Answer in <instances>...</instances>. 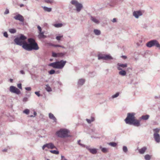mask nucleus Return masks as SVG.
I'll use <instances>...</instances> for the list:
<instances>
[{
    "mask_svg": "<svg viewBox=\"0 0 160 160\" xmlns=\"http://www.w3.org/2000/svg\"><path fill=\"white\" fill-rule=\"evenodd\" d=\"M135 114L134 112L128 113L125 121L127 124H132L135 126L139 127L140 126V120L135 119Z\"/></svg>",
    "mask_w": 160,
    "mask_h": 160,
    "instance_id": "1",
    "label": "nucleus"
},
{
    "mask_svg": "<svg viewBox=\"0 0 160 160\" xmlns=\"http://www.w3.org/2000/svg\"><path fill=\"white\" fill-rule=\"evenodd\" d=\"M28 41V43L27 42L25 43V44L23 46V48L28 51L33 50H38L39 49L38 44L34 39L32 38H29Z\"/></svg>",
    "mask_w": 160,
    "mask_h": 160,
    "instance_id": "2",
    "label": "nucleus"
},
{
    "mask_svg": "<svg viewBox=\"0 0 160 160\" xmlns=\"http://www.w3.org/2000/svg\"><path fill=\"white\" fill-rule=\"evenodd\" d=\"M70 131L66 128H61L56 132V134L58 137L63 138L70 137L71 136L68 134Z\"/></svg>",
    "mask_w": 160,
    "mask_h": 160,
    "instance_id": "3",
    "label": "nucleus"
},
{
    "mask_svg": "<svg viewBox=\"0 0 160 160\" xmlns=\"http://www.w3.org/2000/svg\"><path fill=\"white\" fill-rule=\"evenodd\" d=\"M66 62V61L61 60L60 61H56L50 63L49 64V66L55 68L62 69L64 67Z\"/></svg>",
    "mask_w": 160,
    "mask_h": 160,
    "instance_id": "4",
    "label": "nucleus"
},
{
    "mask_svg": "<svg viewBox=\"0 0 160 160\" xmlns=\"http://www.w3.org/2000/svg\"><path fill=\"white\" fill-rule=\"evenodd\" d=\"M27 38L23 34H21L19 37L16 38L14 39V41L17 45L20 46H22L23 48L24 45L25 44V43H27L25 41Z\"/></svg>",
    "mask_w": 160,
    "mask_h": 160,
    "instance_id": "5",
    "label": "nucleus"
},
{
    "mask_svg": "<svg viewBox=\"0 0 160 160\" xmlns=\"http://www.w3.org/2000/svg\"><path fill=\"white\" fill-rule=\"evenodd\" d=\"M70 3L75 6L76 8L75 9L78 12H79L83 8L82 5L79 3L76 0H72L70 2Z\"/></svg>",
    "mask_w": 160,
    "mask_h": 160,
    "instance_id": "6",
    "label": "nucleus"
},
{
    "mask_svg": "<svg viewBox=\"0 0 160 160\" xmlns=\"http://www.w3.org/2000/svg\"><path fill=\"white\" fill-rule=\"evenodd\" d=\"M146 46L148 48L156 46L160 49V44L157 40L155 39L151 40L146 43Z\"/></svg>",
    "mask_w": 160,
    "mask_h": 160,
    "instance_id": "7",
    "label": "nucleus"
},
{
    "mask_svg": "<svg viewBox=\"0 0 160 160\" xmlns=\"http://www.w3.org/2000/svg\"><path fill=\"white\" fill-rule=\"evenodd\" d=\"M98 59L108 60L113 59V58L109 55L99 54L98 55Z\"/></svg>",
    "mask_w": 160,
    "mask_h": 160,
    "instance_id": "8",
    "label": "nucleus"
},
{
    "mask_svg": "<svg viewBox=\"0 0 160 160\" xmlns=\"http://www.w3.org/2000/svg\"><path fill=\"white\" fill-rule=\"evenodd\" d=\"M45 148H47L48 149H52L53 148H56L57 149L56 147H55L54 144L52 142L46 143L42 147V149L44 150Z\"/></svg>",
    "mask_w": 160,
    "mask_h": 160,
    "instance_id": "9",
    "label": "nucleus"
},
{
    "mask_svg": "<svg viewBox=\"0 0 160 160\" xmlns=\"http://www.w3.org/2000/svg\"><path fill=\"white\" fill-rule=\"evenodd\" d=\"M10 91L12 92L19 94L20 92V91L17 88L13 86H11L10 87Z\"/></svg>",
    "mask_w": 160,
    "mask_h": 160,
    "instance_id": "10",
    "label": "nucleus"
},
{
    "mask_svg": "<svg viewBox=\"0 0 160 160\" xmlns=\"http://www.w3.org/2000/svg\"><path fill=\"white\" fill-rule=\"evenodd\" d=\"M13 18L16 20H18L21 22H23L24 18L20 14H18L13 17Z\"/></svg>",
    "mask_w": 160,
    "mask_h": 160,
    "instance_id": "11",
    "label": "nucleus"
},
{
    "mask_svg": "<svg viewBox=\"0 0 160 160\" xmlns=\"http://www.w3.org/2000/svg\"><path fill=\"white\" fill-rule=\"evenodd\" d=\"M86 148L89 152L93 154H96L97 152V149L96 148H91L89 146H87Z\"/></svg>",
    "mask_w": 160,
    "mask_h": 160,
    "instance_id": "12",
    "label": "nucleus"
},
{
    "mask_svg": "<svg viewBox=\"0 0 160 160\" xmlns=\"http://www.w3.org/2000/svg\"><path fill=\"white\" fill-rule=\"evenodd\" d=\"M117 68L118 70H122V68H125L127 67V63L121 64L120 63H118L117 64Z\"/></svg>",
    "mask_w": 160,
    "mask_h": 160,
    "instance_id": "13",
    "label": "nucleus"
},
{
    "mask_svg": "<svg viewBox=\"0 0 160 160\" xmlns=\"http://www.w3.org/2000/svg\"><path fill=\"white\" fill-rule=\"evenodd\" d=\"M154 138L155 141L157 143L160 142V136L159 134L156 133H154L153 134Z\"/></svg>",
    "mask_w": 160,
    "mask_h": 160,
    "instance_id": "14",
    "label": "nucleus"
},
{
    "mask_svg": "<svg viewBox=\"0 0 160 160\" xmlns=\"http://www.w3.org/2000/svg\"><path fill=\"white\" fill-rule=\"evenodd\" d=\"M133 16L136 18H138L139 16L142 15V13L140 11H134L133 13Z\"/></svg>",
    "mask_w": 160,
    "mask_h": 160,
    "instance_id": "15",
    "label": "nucleus"
},
{
    "mask_svg": "<svg viewBox=\"0 0 160 160\" xmlns=\"http://www.w3.org/2000/svg\"><path fill=\"white\" fill-rule=\"evenodd\" d=\"M90 19L93 22H94L96 24H98L100 23L99 20L98 19H97L95 17L91 16Z\"/></svg>",
    "mask_w": 160,
    "mask_h": 160,
    "instance_id": "16",
    "label": "nucleus"
},
{
    "mask_svg": "<svg viewBox=\"0 0 160 160\" xmlns=\"http://www.w3.org/2000/svg\"><path fill=\"white\" fill-rule=\"evenodd\" d=\"M49 117L54 122H57V119L54 116L53 114L51 113H49Z\"/></svg>",
    "mask_w": 160,
    "mask_h": 160,
    "instance_id": "17",
    "label": "nucleus"
},
{
    "mask_svg": "<svg viewBox=\"0 0 160 160\" xmlns=\"http://www.w3.org/2000/svg\"><path fill=\"white\" fill-rule=\"evenodd\" d=\"M44 32H39V34L38 35V37L39 38H46V36L44 34Z\"/></svg>",
    "mask_w": 160,
    "mask_h": 160,
    "instance_id": "18",
    "label": "nucleus"
},
{
    "mask_svg": "<svg viewBox=\"0 0 160 160\" xmlns=\"http://www.w3.org/2000/svg\"><path fill=\"white\" fill-rule=\"evenodd\" d=\"M85 80L83 79H79L78 82V85L82 86L84 83Z\"/></svg>",
    "mask_w": 160,
    "mask_h": 160,
    "instance_id": "19",
    "label": "nucleus"
},
{
    "mask_svg": "<svg viewBox=\"0 0 160 160\" xmlns=\"http://www.w3.org/2000/svg\"><path fill=\"white\" fill-rule=\"evenodd\" d=\"M150 116L148 115H142L140 118V119H142L144 120H147L148 119Z\"/></svg>",
    "mask_w": 160,
    "mask_h": 160,
    "instance_id": "20",
    "label": "nucleus"
},
{
    "mask_svg": "<svg viewBox=\"0 0 160 160\" xmlns=\"http://www.w3.org/2000/svg\"><path fill=\"white\" fill-rule=\"evenodd\" d=\"M147 150V148L146 147H144L141 149H139V152L141 154H143Z\"/></svg>",
    "mask_w": 160,
    "mask_h": 160,
    "instance_id": "21",
    "label": "nucleus"
},
{
    "mask_svg": "<svg viewBox=\"0 0 160 160\" xmlns=\"http://www.w3.org/2000/svg\"><path fill=\"white\" fill-rule=\"evenodd\" d=\"M93 32L96 35H99L101 34V31L98 29H95L93 30Z\"/></svg>",
    "mask_w": 160,
    "mask_h": 160,
    "instance_id": "22",
    "label": "nucleus"
},
{
    "mask_svg": "<svg viewBox=\"0 0 160 160\" xmlns=\"http://www.w3.org/2000/svg\"><path fill=\"white\" fill-rule=\"evenodd\" d=\"M42 8L45 11L49 12L52 11V8H48L46 6L42 7Z\"/></svg>",
    "mask_w": 160,
    "mask_h": 160,
    "instance_id": "23",
    "label": "nucleus"
},
{
    "mask_svg": "<svg viewBox=\"0 0 160 160\" xmlns=\"http://www.w3.org/2000/svg\"><path fill=\"white\" fill-rule=\"evenodd\" d=\"M121 71L119 72V75L122 76H124L126 75V72L124 70H121Z\"/></svg>",
    "mask_w": 160,
    "mask_h": 160,
    "instance_id": "24",
    "label": "nucleus"
},
{
    "mask_svg": "<svg viewBox=\"0 0 160 160\" xmlns=\"http://www.w3.org/2000/svg\"><path fill=\"white\" fill-rule=\"evenodd\" d=\"M100 148L101 149L102 151L104 153L107 152L108 150V149L105 148H102L101 146L100 147Z\"/></svg>",
    "mask_w": 160,
    "mask_h": 160,
    "instance_id": "25",
    "label": "nucleus"
},
{
    "mask_svg": "<svg viewBox=\"0 0 160 160\" xmlns=\"http://www.w3.org/2000/svg\"><path fill=\"white\" fill-rule=\"evenodd\" d=\"M63 26V24L62 23H56L53 24V26H54L56 28H60L62 27Z\"/></svg>",
    "mask_w": 160,
    "mask_h": 160,
    "instance_id": "26",
    "label": "nucleus"
},
{
    "mask_svg": "<svg viewBox=\"0 0 160 160\" xmlns=\"http://www.w3.org/2000/svg\"><path fill=\"white\" fill-rule=\"evenodd\" d=\"M46 87L45 88L46 90L48 92H51L52 91V88L49 86L48 84H47L46 85Z\"/></svg>",
    "mask_w": 160,
    "mask_h": 160,
    "instance_id": "27",
    "label": "nucleus"
},
{
    "mask_svg": "<svg viewBox=\"0 0 160 160\" xmlns=\"http://www.w3.org/2000/svg\"><path fill=\"white\" fill-rule=\"evenodd\" d=\"M65 52H60L58 53V57H63L65 55Z\"/></svg>",
    "mask_w": 160,
    "mask_h": 160,
    "instance_id": "28",
    "label": "nucleus"
},
{
    "mask_svg": "<svg viewBox=\"0 0 160 160\" xmlns=\"http://www.w3.org/2000/svg\"><path fill=\"white\" fill-rule=\"evenodd\" d=\"M50 152L51 153L54 154H58L59 153V152L58 151L56 150H50Z\"/></svg>",
    "mask_w": 160,
    "mask_h": 160,
    "instance_id": "29",
    "label": "nucleus"
},
{
    "mask_svg": "<svg viewBox=\"0 0 160 160\" xmlns=\"http://www.w3.org/2000/svg\"><path fill=\"white\" fill-rule=\"evenodd\" d=\"M9 31L11 33H14L16 32V30L14 28L10 29Z\"/></svg>",
    "mask_w": 160,
    "mask_h": 160,
    "instance_id": "30",
    "label": "nucleus"
},
{
    "mask_svg": "<svg viewBox=\"0 0 160 160\" xmlns=\"http://www.w3.org/2000/svg\"><path fill=\"white\" fill-rule=\"evenodd\" d=\"M151 156L148 154H147L144 156V158L146 160H150Z\"/></svg>",
    "mask_w": 160,
    "mask_h": 160,
    "instance_id": "31",
    "label": "nucleus"
},
{
    "mask_svg": "<svg viewBox=\"0 0 160 160\" xmlns=\"http://www.w3.org/2000/svg\"><path fill=\"white\" fill-rule=\"evenodd\" d=\"M109 145L112 146V147H115L117 146V144L115 142H111L109 143Z\"/></svg>",
    "mask_w": 160,
    "mask_h": 160,
    "instance_id": "32",
    "label": "nucleus"
},
{
    "mask_svg": "<svg viewBox=\"0 0 160 160\" xmlns=\"http://www.w3.org/2000/svg\"><path fill=\"white\" fill-rule=\"evenodd\" d=\"M119 92H117L115 94L113 95L112 96V98H117L119 95Z\"/></svg>",
    "mask_w": 160,
    "mask_h": 160,
    "instance_id": "33",
    "label": "nucleus"
},
{
    "mask_svg": "<svg viewBox=\"0 0 160 160\" xmlns=\"http://www.w3.org/2000/svg\"><path fill=\"white\" fill-rule=\"evenodd\" d=\"M123 151L125 152H127L128 151V148L127 147L123 146L122 148Z\"/></svg>",
    "mask_w": 160,
    "mask_h": 160,
    "instance_id": "34",
    "label": "nucleus"
},
{
    "mask_svg": "<svg viewBox=\"0 0 160 160\" xmlns=\"http://www.w3.org/2000/svg\"><path fill=\"white\" fill-rule=\"evenodd\" d=\"M29 110L28 109H26L23 111V112L28 115L29 114Z\"/></svg>",
    "mask_w": 160,
    "mask_h": 160,
    "instance_id": "35",
    "label": "nucleus"
},
{
    "mask_svg": "<svg viewBox=\"0 0 160 160\" xmlns=\"http://www.w3.org/2000/svg\"><path fill=\"white\" fill-rule=\"evenodd\" d=\"M55 72V71L53 69H52L49 71V73L50 74H53Z\"/></svg>",
    "mask_w": 160,
    "mask_h": 160,
    "instance_id": "36",
    "label": "nucleus"
},
{
    "mask_svg": "<svg viewBox=\"0 0 160 160\" xmlns=\"http://www.w3.org/2000/svg\"><path fill=\"white\" fill-rule=\"evenodd\" d=\"M58 53L53 52L52 53V56L54 57H58Z\"/></svg>",
    "mask_w": 160,
    "mask_h": 160,
    "instance_id": "37",
    "label": "nucleus"
},
{
    "mask_svg": "<svg viewBox=\"0 0 160 160\" xmlns=\"http://www.w3.org/2000/svg\"><path fill=\"white\" fill-rule=\"evenodd\" d=\"M50 45L55 47H61L60 45L54 44H51Z\"/></svg>",
    "mask_w": 160,
    "mask_h": 160,
    "instance_id": "38",
    "label": "nucleus"
},
{
    "mask_svg": "<svg viewBox=\"0 0 160 160\" xmlns=\"http://www.w3.org/2000/svg\"><path fill=\"white\" fill-rule=\"evenodd\" d=\"M46 2L47 3H52L53 2V0H45Z\"/></svg>",
    "mask_w": 160,
    "mask_h": 160,
    "instance_id": "39",
    "label": "nucleus"
},
{
    "mask_svg": "<svg viewBox=\"0 0 160 160\" xmlns=\"http://www.w3.org/2000/svg\"><path fill=\"white\" fill-rule=\"evenodd\" d=\"M40 91L35 92V93L38 97H40L41 96V95L39 93Z\"/></svg>",
    "mask_w": 160,
    "mask_h": 160,
    "instance_id": "40",
    "label": "nucleus"
},
{
    "mask_svg": "<svg viewBox=\"0 0 160 160\" xmlns=\"http://www.w3.org/2000/svg\"><path fill=\"white\" fill-rule=\"evenodd\" d=\"M62 37V36H57L56 37V39L58 40H60L61 39V38Z\"/></svg>",
    "mask_w": 160,
    "mask_h": 160,
    "instance_id": "41",
    "label": "nucleus"
},
{
    "mask_svg": "<svg viewBox=\"0 0 160 160\" xmlns=\"http://www.w3.org/2000/svg\"><path fill=\"white\" fill-rule=\"evenodd\" d=\"M160 129L158 128H156L154 129V131L155 132L154 133H157L159 131Z\"/></svg>",
    "mask_w": 160,
    "mask_h": 160,
    "instance_id": "42",
    "label": "nucleus"
},
{
    "mask_svg": "<svg viewBox=\"0 0 160 160\" xmlns=\"http://www.w3.org/2000/svg\"><path fill=\"white\" fill-rule=\"evenodd\" d=\"M9 13V11L8 9H6L5 11L4 12L5 14H7Z\"/></svg>",
    "mask_w": 160,
    "mask_h": 160,
    "instance_id": "43",
    "label": "nucleus"
},
{
    "mask_svg": "<svg viewBox=\"0 0 160 160\" xmlns=\"http://www.w3.org/2000/svg\"><path fill=\"white\" fill-rule=\"evenodd\" d=\"M3 35L6 38H8V35L7 32H4Z\"/></svg>",
    "mask_w": 160,
    "mask_h": 160,
    "instance_id": "44",
    "label": "nucleus"
},
{
    "mask_svg": "<svg viewBox=\"0 0 160 160\" xmlns=\"http://www.w3.org/2000/svg\"><path fill=\"white\" fill-rule=\"evenodd\" d=\"M18 87L20 89H22V84L21 83L18 84L17 85Z\"/></svg>",
    "mask_w": 160,
    "mask_h": 160,
    "instance_id": "45",
    "label": "nucleus"
},
{
    "mask_svg": "<svg viewBox=\"0 0 160 160\" xmlns=\"http://www.w3.org/2000/svg\"><path fill=\"white\" fill-rule=\"evenodd\" d=\"M38 28L39 30V32H42V28H41V27L39 26H38Z\"/></svg>",
    "mask_w": 160,
    "mask_h": 160,
    "instance_id": "46",
    "label": "nucleus"
},
{
    "mask_svg": "<svg viewBox=\"0 0 160 160\" xmlns=\"http://www.w3.org/2000/svg\"><path fill=\"white\" fill-rule=\"evenodd\" d=\"M28 98H27L25 97L23 99V101L24 102H26L28 101Z\"/></svg>",
    "mask_w": 160,
    "mask_h": 160,
    "instance_id": "47",
    "label": "nucleus"
},
{
    "mask_svg": "<svg viewBox=\"0 0 160 160\" xmlns=\"http://www.w3.org/2000/svg\"><path fill=\"white\" fill-rule=\"evenodd\" d=\"M25 89L27 91H30L31 90V88L30 87H29L25 88Z\"/></svg>",
    "mask_w": 160,
    "mask_h": 160,
    "instance_id": "48",
    "label": "nucleus"
},
{
    "mask_svg": "<svg viewBox=\"0 0 160 160\" xmlns=\"http://www.w3.org/2000/svg\"><path fill=\"white\" fill-rule=\"evenodd\" d=\"M86 120L88 123H90L92 122L91 120L88 119H86Z\"/></svg>",
    "mask_w": 160,
    "mask_h": 160,
    "instance_id": "49",
    "label": "nucleus"
},
{
    "mask_svg": "<svg viewBox=\"0 0 160 160\" xmlns=\"http://www.w3.org/2000/svg\"><path fill=\"white\" fill-rule=\"evenodd\" d=\"M61 160H67L63 156H61Z\"/></svg>",
    "mask_w": 160,
    "mask_h": 160,
    "instance_id": "50",
    "label": "nucleus"
},
{
    "mask_svg": "<svg viewBox=\"0 0 160 160\" xmlns=\"http://www.w3.org/2000/svg\"><path fill=\"white\" fill-rule=\"evenodd\" d=\"M20 73L21 74H25V72H24V71L22 70H21L20 71Z\"/></svg>",
    "mask_w": 160,
    "mask_h": 160,
    "instance_id": "51",
    "label": "nucleus"
},
{
    "mask_svg": "<svg viewBox=\"0 0 160 160\" xmlns=\"http://www.w3.org/2000/svg\"><path fill=\"white\" fill-rule=\"evenodd\" d=\"M112 21L113 22H117V20L116 18H114Z\"/></svg>",
    "mask_w": 160,
    "mask_h": 160,
    "instance_id": "52",
    "label": "nucleus"
},
{
    "mask_svg": "<svg viewBox=\"0 0 160 160\" xmlns=\"http://www.w3.org/2000/svg\"><path fill=\"white\" fill-rule=\"evenodd\" d=\"M90 120H91V121L92 122L94 121V118L93 117H91V119H90Z\"/></svg>",
    "mask_w": 160,
    "mask_h": 160,
    "instance_id": "53",
    "label": "nucleus"
},
{
    "mask_svg": "<svg viewBox=\"0 0 160 160\" xmlns=\"http://www.w3.org/2000/svg\"><path fill=\"white\" fill-rule=\"evenodd\" d=\"M34 117H35L37 115V113L35 111H34L33 112Z\"/></svg>",
    "mask_w": 160,
    "mask_h": 160,
    "instance_id": "54",
    "label": "nucleus"
},
{
    "mask_svg": "<svg viewBox=\"0 0 160 160\" xmlns=\"http://www.w3.org/2000/svg\"><path fill=\"white\" fill-rule=\"evenodd\" d=\"M80 140H78V144H79L80 145H81V146H82V144H81V143H80Z\"/></svg>",
    "mask_w": 160,
    "mask_h": 160,
    "instance_id": "55",
    "label": "nucleus"
},
{
    "mask_svg": "<svg viewBox=\"0 0 160 160\" xmlns=\"http://www.w3.org/2000/svg\"><path fill=\"white\" fill-rule=\"evenodd\" d=\"M19 6L21 8V7H23L24 6V5L23 4H20Z\"/></svg>",
    "mask_w": 160,
    "mask_h": 160,
    "instance_id": "56",
    "label": "nucleus"
},
{
    "mask_svg": "<svg viewBox=\"0 0 160 160\" xmlns=\"http://www.w3.org/2000/svg\"><path fill=\"white\" fill-rule=\"evenodd\" d=\"M122 57L124 59H125L127 58V57L125 56H122Z\"/></svg>",
    "mask_w": 160,
    "mask_h": 160,
    "instance_id": "57",
    "label": "nucleus"
},
{
    "mask_svg": "<svg viewBox=\"0 0 160 160\" xmlns=\"http://www.w3.org/2000/svg\"><path fill=\"white\" fill-rule=\"evenodd\" d=\"M9 81H10V82H12L13 81V79H12L11 78L9 79Z\"/></svg>",
    "mask_w": 160,
    "mask_h": 160,
    "instance_id": "58",
    "label": "nucleus"
},
{
    "mask_svg": "<svg viewBox=\"0 0 160 160\" xmlns=\"http://www.w3.org/2000/svg\"><path fill=\"white\" fill-rule=\"evenodd\" d=\"M7 151V149H4L2 150V151L3 152H6Z\"/></svg>",
    "mask_w": 160,
    "mask_h": 160,
    "instance_id": "59",
    "label": "nucleus"
},
{
    "mask_svg": "<svg viewBox=\"0 0 160 160\" xmlns=\"http://www.w3.org/2000/svg\"><path fill=\"white\" fill-rule=\"evenodd\" d=\"M34 116L32 115H31L29 116L30 117H34L33 116Z\"/></svg>",
    "mask_w": 160,
    "mask_h": 160,
    "instance_id": "60",
    "label": "nucleus"
},
{
    "mask_svg": "<svg viewBox=\"0 0 160 160\" xmlns=\"http://www.w3.org/2000/svg\"><path fill=\"white\" fill-rule=\"evenodd\" d=\"M61 47V48H65V47H64V46H61V47Z\"/></svg>",
    "mask_w": 160,
    "mask_h": 160,
    "instance_id": "61",
    "label": "nucleus"
},
{
    "mask_svg": "<svg viewBox=\"0 0 160 160\" xmlns=\"http://www.w3.org/2000/svg\"><path fill=\"white\" fill-rule=\"evenodd\" d=\"M25 66L26 67H28V65L27 64H26L25 65Z\"/></svg>",
    "mask_w": 160,
    "mask_h": 160,
    "instance_id": "62",
    "label": "nucleus"
},
{
    "mask_svg": "<svg viewBox=\"0 0 160 160\" xmlns=\"http://www.w3.org/2000/svg\"><path fill=\"white\" fill-rule=\"evenodd\" d=\"M155 98H158V97L156 96V97H155Z\"/></svg>",
    "mask_w": 160,
    "mask_h": 160,
    "instance_id": "63",
    "label": "nucleus"
}]
</instances>
